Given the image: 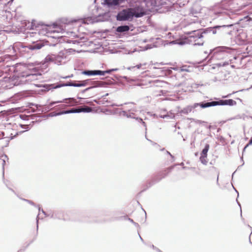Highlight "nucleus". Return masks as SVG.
<instances>
[{
  "instance_id": "nucleus-15",
  "label": "nucleus",
  "mask_w": 252,
  "mask_h": 252,
  "mask_svg": "<svg viewBox=\"0 0 252 252\" xmlns=\"http://www.w3.org/2000/svg\"><path fill=\"white\" fill-rule=\"evenodd\" d=\"M207 157H205L203 155H201L200 157V160L201 163L204 165H206L208 163V160L207 159Z\"/></svg>"
},
{
  "instance_id": "nucleus-13",
  "label": "nucleus",
  "mask_w": 252,
  "mask_h": 252,
  "mask_svg": "<svg viewBox=\"0 0 252 252\" xmlns=\"http://www.w3.org/2000/svg\"><path fill=\"white\" fill-rule=\"evenodd\" d=\"M43 46V45L42 44H36L34 45H30L29 46V48L30 49H32V50H34V49H40L42 46Z\"/></svg>"
},
{
  "instance_id": "nucleus-4",
  "label": "nucleus",
  "mask_w": 252,
  "mask_h": 252,
  "mask_svg": "<svg viewBox=\"0 0 252 252\" xmlns=\"http://www.w3.org/2000/svg\"><path fill=\"white\" fill-rule=\"evenodd\" d=\"M110 72V70L101 71V70H85L82 73L86 75H104L106 73Z\"/></svg>"
},
{
  "instance_id": "nucleus-5",
  "label": "nucleus",
  "mask_w": 252,
  "mask_h": 252,
  "mask_svg": "<svg viewBox=\"0 0 252 252\" xmlns=\"http://www.w3.org/2000/svg\"><path fill=\"white\" fill-rule=\"evenodd\" d=\"M92 111V108L88 107V106H85L84 107L78 108V109H72L70 111H66L64 112V113H79V112H90Z\"/></svg>"
},
{
  "instance_id": "nucleus-2",
  "label": "nucleus",
  "mask_w": 252,
  "mask_h": 252,
  "mask_svg": "<svg viewBox=\"0 0 252 252\" xmlns=\"http://www.w3.org/2000/svg\"><path fill=\"white\" fill-rule=\"evenodd\" d=\"M131 8L123 10L119 13L117 16V19L119 21H126L132 18Z\"/></svg>"
},
{
  "instance_id": "nucleus-14",
  "label": "nucleus",
  "mask_w": 252,
  "mask_h": 252,
  "mask_svg": "<svg viewBox=\"0 0 252 252\" xmlns=\"http://www.w3.org/2000/svg\"><path fill=\"white\" fill-rule=\"evenodd\" d=\"M53 30L51 31V32H62L63 29L59 26H54L53 27Z\"/></svg>"
},
{
  "instance_id": "nucleus-7",
  "label": "nucleus",
  "mask_w": 252,
  "mask_h": 252,
  "mask_svg": "<svg viewBox=\"0 0 252 252\" xmlns=\"http://www.w3.org/2000/svg\"><path fill=\"white\" fill-rule=\"evenodd\" d=\"M124 0H105L104 4L107 5L109 7L116 6L122 2Z\"/></svg>"
},
{
  "instance_id": "nucleus-8",
  "label": "nucleus",
  "mask_w": 252,
  "mask_h": 252,
  "mask_svg": "<svg viewBox=\"0 0 252 252\" xmlns=\"http://www.w3.org/2000/svg\"><path fill=\"white\" fill-rule=\"evenodd\" d=\"M87 84V81H83L81 83H68L62 86H73V87H82L85 86Z\"/></svg>"
},
{
  "instance_id": "nucleus-10",
  "label": "nucleus",
  "mask_w": 252,
  "mask_h": 252,
  "mask_svg": "<svg viewBox=\"0 0 252 252\" xmlns=\"http://www.w3.org/2000/svg\"><path fill=\"white\" fill-rule=\"evenodd\" d=\"M210 174H211L215 178H216L217 181H218L219 172L218 169L216 167L212 166L210 170Z\"/></svg>"
},
{
  "instance_id": "nucleus-1",
  "label": "nucleus",
  "mask_w": 252,
  "mask_h": 252,
  "mask_svg": "<svg viewBox=\"0 0 252 252\" xmlns=\"http://www.w3.org/2000/svg\"><path fill=\"white\" fill-rule=\"evenodd\" d=\"M236 104V102L233 99L227 100H220L218 101H212L209 102L204 103L203 102L200 103H195L194 107L197 106H200L202 108H205L211 106H214L216 105H229L233 106Z\"/></svg>"
},
{
  "instance_id": "nucleus-11",
  "label": "nucleus",
  "mask_w": 252,
  "mask_h": 252,
  "mask_svg": "<svg viewBox=\"0 0 252 252\" xmlns=\"http://www.w3.org/2000/svg\"><path fill=\"white\" fill-rule=\"evenodd\" d=\"M172 169L171 167L167 168L166 169L161 171L159 173V176H160V179L161 178H164L165 176H166L170 172L171 169Z\"/></svg>"
},
{
  "instance_id": "nucleus-12",
  "label": "nucleus",
  "mask_w": 252,
  "mask_h": 252,
  "mask_svg": "<svg viewBox=\"0 0 252 252\" xmlns=\"http://www.w3.org/2000/svg\"><path fill=\"white\" fill-rule=\"evenodd\" d=\"M210 146L209 144H206L205 146V148L203 149L201 155H203L205 157H207V153L209 149Z\"/></svg>"
},
{
  "instance_id": "nucleus-17",
  "label": "nucleus",
  "mask_w": 252,
  "mask_h": 252,
  "mask_svg": "<svg viewBox=\"0 0 252 252\" xmlns=\"http://www.w3.org/2000/svg\"><path fill=\"white\" fill-rule=\"evenodd\" d=\"M66 100H68V102H66V103H72L74 102V99L73 98H68V99H66Z\"/></svg>"
},
{
  "instance_id": "nucleus-3",
  "label": "nucleus",
  "mask_w": 252,
  "mask_h": 252,
  "mask_svg": "<svg viewBox=\"0 0 252 252\" xmlns=\"http://www.w3.org/2000/svg\"><path fill=\"white\" fill-rule=\"evenodd\" d=\"M203 36L200 32L195 33L194 35L190 36V41H193L195 45H202L203 40L202 38Z\"/></svg>"
},
{
  "instance_id": "nucleus-16",
  "label": "nucleus",
  "mask_w": 252,
  "mask_h": 252,
  "mask_svg": "<svg viewBox=\"0 0 252 252\" xmlns=\"http://www.w3.org/2000/svg\"><path fill=\"white\" fill-rule=\"evenodd\" d=\"M252 144V138L250 139L249 143L246 145L244 148V150H245L247 147H248L250 145Z\"/></svg>"
},
{
  "instance_id": "nucleus-9",
  "label": "nucleus",
  "mask_w": 252,
  "mask_h": 252,
  "mask_svg": "<svg viewBox=\"0 0 252 252\" xmlns=\"http://www.w3.org/2000/svg\"><path fill=\"white\" fill-rule=\"evenodd\" d=\"M129 27L126 25L119 26L116 29V32L120 33H124L129 30Z\"/></svg>"
},
{
  "instance_id": "nucleus-6",
  "label": "nucleus",
  "mask_w": 252,
  "mask_h": 252,
  "mask_svg": "<svg viewBox=\"0 0 252 252\" xmlns=\"http://www.w3.org/2000/svg\"><path fill=\"white\" fill-rule=\"evenodd\" d=\"M132 17H141L145 15L146 13L142 9H136V8H131Z\"/></svg>"
}]
</instances>
